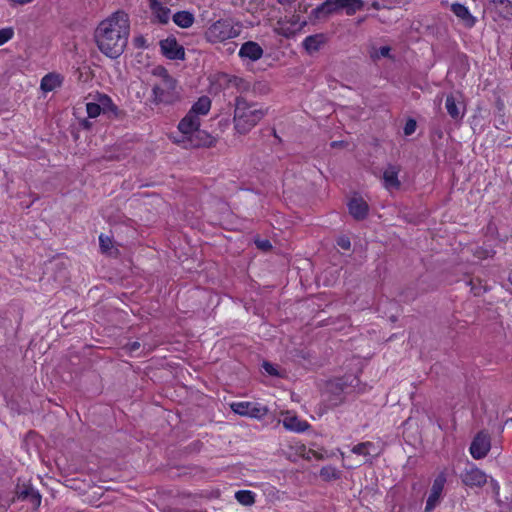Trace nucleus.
Wrapping results in <instances>:
<instances>
[{
  "instance_id": "1",
  "label": "nucleus",
  "mask_w": 512,
  "mask_h": 512,
  "mask_svg": "<svg viewBox=\"0 0 512 512\" xmlns=\"http://www.w3.org/2000/svg\"><path fill=\"white\" fill-rule=\"evenodd\" d=\"M130 34L129 16L117 11L100 22L95 30V41L99 50L110 58H117L128 43Z\"/></svg>"
},
{
  "instance_id": "2",
  "label": "nucleus",
  "mask_w": 512,
  "mask_h": 512,
  "mask_svg": "<svg viewBox=\"0 0 512 512\" xmlns=\"http://www.w3.org/2000/svg\"><path fill=\"white\" fill-rule=\"evenodd\" d=\"M266 112L256 103L243 97L235 99L234 128L240 134L248 133L265 116Z\"/></svg>"
},
{
  "instance_id": "3",
  "label": "nucleus",
  "mask_w": 512,
  "mask_h": 512,
  "mask_svg": "<svg viewBox=\"0 0 512 512\" xmlns=\"http://www.w3.org/2000/svg\"><path fill=\"white\" fill-rule=\"evenodd\" d=\"M353 382H358L357 378L353 376H344L328 381L322 394L325 407L333 409L343 404L346 396L353 391Z\"/></svg>"
},
{
  "instance_id": "4",
  "label": "nucleus",
  "mask_w": 512,
  "mask_h": 512,
  "mask_svg": "<svg viewBox=\"0 0 512 512\" xmlns=\"http://www.w3.org/2000/svg\"><path fill=\"white\" fill-rule=\"evenodd\" d=\"M363 6V0H326L311 11L310 19H326L341 11H344L348 16H352Z\"/></svg>"
},
{
  "instance_id": "5",
  "label": "nucleus",
  "mask_w": 512,
  "mask_h": 512,
  "mask_svg": "<svg viewBox=\"0 0 512 512\" xmlns=\"http://www.w3.org/2000/svg\"><path fill=\"white\" fill-rule=\"evenodd\" d=\"M180 100L177 81L171 76L155 85L152 89V102L156 105H171Z\"/></svg>"
},
{
  "instance_id": "6",
  "label": "nucleus",
  "mask_w": 512,
  "mask_h": 512,
  "mask_svg": "<svg viewBox=\"0 0 512 512\" xmlns=\"http://www.w3.org/2000/svg\"><path fill=\"white\" fill-rule=\"evenodd\" d=\"M240 30L233 27L226 19H220L211 24L204 33L205 39L210 43H220L239 35Z\"/></svg>"
},
{
  "instance_id": "7",
  "label": "nucleus",
  "mask_w": 512,
  "mask_h": 512,
  "mask_svg": "<svg viewBox=\"0 0 512 512\" xmlns=\"http://www.w3.org/2000/svg\"><path fill=\"white\" fill-rule=\"evenodd\" d=\"M231 409L236 414L256 419L265 417L269 412L267 407L253 402H234L231 404Z\"/></svg>"
},
{
  "instance_id": "8",
  "label": "nucleus",
  "mask_w": 512,
  "mask_h": 512,
  "mask_svg": "<svg viewBox=\"0 0 512 512\" xmlns=\"http://www.w3.org/2000/svg\"><path fill=\"white\" fill-rule=\"evenodd\" d=\"M15 495L18 500L27 501L34 508H38L41 504V495L29 482L18 481L15 487Z\"/></svg>"
},
{
  "instance_id": "9",
  "label": "nucleus",
  "mask_w": 512,
  "mask_h": 512,
  "mask_svg": "<svg viewBox=\"0 0 512 512\" xmlns=\"http://www.w3.org/2000/svg\"><path fill=\"white\" fill-rule=\"evenodd\" d=\"M460 478L462 483L470 488H480L483 487L486 483H488V477L485 474V472L477 468L476 466L466 468L461 473Z\"/></svg>"
},
{
  "instance_id": "10",
  "label": "nucleus",
  "mask_w": 512,
  "mask_h": 512,
  "mask_svg": "<svg viewBox=\"0 0 512 512\" xmlns=\"http://www.w3.org/2000/svg\"><path fill=\"white\" fill-rule=\"evenodd\" d=\"M446 483V475L440 473L434 479L425 505V512H432L440 503L441 495Z\"/></svg>"
},
{
  "instance_id": "11",
  "label": "nucleus",
  "mask_w": 512,
  "mask_h": 512,
  "mask_svg": "<svg viewBox=\"0 0 512 512\" xmlns=\"http://www.w3.org/2000/svg\"><path fill=\"white\" fill-rule=\"evenodd\" d=\"M491 443L490 437L484 431H480L474 437L471 445H470V454L474 459H482L484 458L488 452L490 451Z\"/></svg>"
},
{
  "instance_id": "12",
  "label": "nucleus",
  "mask_w": 512,
  "mask_h": 512,
  "mask_svg": "<svg viewBox=\"0 0 512 512\" xmlns=\"http://www.w3.org/2000/svg\"><path fill=\"white\" fill-rule=\"evenodd\" d=\"M162 54L170 60H184L185 50L175 37H168L159 43Z\"/></svg>"
},
{
  "instance_id": "13",
  "label": "nucleus",
  "mask_w": 512,
  "mask_h": 512,
  "mask_svg": "<svg viewBox=\"0 0 512 512\" xmlns=\"http://www.w3.org/2000/svg\"><path fill=\"white\" fill-rule=\"evenodd\" d=\"M185 148L211 147L215 143V138L205 130L198 128L191 136H187L186 140H182Z\"/></svg>"
},
{
  "instance_id": "14",
  "label": "nucleus",
  "mask_w": 512,
  "mask_h": 512,
  "mask_svg": "<svg viewBox=\"0 0 512 512\" xmlns=\"http://www.w3.org/2000/svg\"><path fill=\"white\" fill-rule=\"evenodd\" d=\"M93 100L99 103V105L101 106V111L104 114H110L117 119H120L125 115V113L122 110H120L113 103L112 99L106 94L96 93L93 96Z\"/></svg>"
},
{
  "instance_id": "15",
  "label": "nucleus",
  "mask_w": 512,
  "mask_h": 512,
  "mask_svg": "<svg viewBox=\"0 0 512 512\" xmlns=\"http://www.w3.org/2000/svg\"><path fill=\"white\" fill-rule=\"evenodd\" d=\"M445 108L448 115L455 121H461L465 115V106L453 94L447 95Z\"/></svg>"
},
{
  "instance_id": "16",
  "label": "nucleus",
  "mask_w": 512,
  "mask_h": 512,
  "mask_svg": "<svg viewBox=\"0 0 512 512\" xmlns=\"http://www.w3.org/2000/svg\"><path fill=\"white\" fill-rule=\"evenodd\" d=\"M200 127V118L188 112L179 122L178 129L183 134V140L191 136Z\"/></svg>"
},
{
  "instance_id": "17",
  "label": "nucleus",
  "mask_w": 512,
  "mask_h": 512,
  "mask_svg": "<svg viewBox=\"0 0 512 512\" xmlns=\"http://www.w3.org/2000/svg\"><path fill=\"white\" fill-rule=\"evenodd\" d=\"M238 54L241 58L257 61L262 57L263 49L257 42L247 41L242 44Z\"/></svg>"
},
{
  "instance_id": "18",
  "label": "nucleus",
  "mask_w": 512,
  "mask_h": 512,
  "mask_svg": "<svg viewBox=\"0 0 512 512\" xmlns=\"http://www.w3.org/2000/svg\"><path fill=\"white\" fill-rule=\"evenodd\" d=\"M349 213L356 220H363L368 215L369 206L362 198H352L348 203Z\"/></svg>"
},
{
  "instance_id": "19",
  "label": "nucleus",
  "mask_w": 512,
  "mask_h": 512,
  "mask_svg": "<svg viewBox=\"0 0 512 512\" xmlns=\"http://www.w3.org/2000/svg\"><path fill=\"white\" fill-rule=\"evenodd\" d=\"M400 169L397 166L389 165L383 173L384 187L388 190L399 189L401 183L398 179Z\"/></svg>"
},
{
  "instance_id": "20",
  "label": "nucleus",
  "mask_w": 512,
  "mask_h": 512,
  "mask_svg": "<svg viewBox=\"0 0 512 512\" xmlns=\"http://www.w3.org/2000/svg\"><path fill=\"white\" fill-rule=\"evenodd\" d=\"M152 16L160 24H167L170 19V9L163 5L161 1H154L149 4Z\"/></svg>"
},
{
  "instance_id": "21",
  "label": "nucleus",
  "mask_w": 512,
  "mask_h": 512,
  "mask_svg": "<svg viewBox=\"0 0 512 512\" xmlns=\"http://www.w3.org/2000/svg\"><path fill=\"white\" fill-rule=\"evenodd\" d=\"M324 43H325L324 34H314V35L307 36L303 40L302 45L309 54H312V53L319 51Z\"/></svg>"
},
{
  "instance_id": "22",
  "label": "nucleus",
  "mask_w": 512,
  "mask_h": 512,
  "mask_svg": "<svg viewBox=\"0 0 512 512\" xmlns=\"http://www.w3.org/2000/svg\"><path fill=\"white\" fill-rule=\"evenodd\" d=\"M451 11L462 21L466 23L467 26H474L476 20L469 12L468 8L460 3H453L451 5Z\"/></svg>"
},
{
  "instance_id": "23",
  "label": "nucleus",
  "mask_w": 512,
  "mask_h": 512,
  "mask_svg": "<svg viewBox=\"0 0 512 512\" xmlns=\"http://www.w3.org/2000/svg\"><path fill=\"white\" fill-rule=\"evenodd\" d=\"M211 108V100L207 96L200 97L191 107L189 112L196 117L206 115Z\"/></svg>"
},
{
  "instance_id": "24",
  "label": "nucleus",
  "mask_w": 512,
  "mask_h": 512,
  "mask_svg": "<svg viewBox=\"0 0 512 512\" xmlns=\"http://www.w3.org/2000/svg\"><path fill=\"white\" fill-rule=\"evenodd\" d=\"M172 19L181 28H189L195 21L194 15L189 11H179L173 15Z\"/></svg>"
},
{
  "instance_id": "25",
  "label": "nucleus",
  "mask_w": 512,
  "mask_h": 512,
  "mask_svg": "<svg viewBox=\"0 0 512 512\" xmlns=\"http://www.w3.org/2000/svg\"><path fill=\"white\" fill-rule=\"evenodd\" d=\"M283 425L286 429L294 432H303L309 427L306 421H301L296 416H286L283 419Z\"/></svg>"
},
{
  "instance_id": "26",
  "label": "nucleus",
  "mask_w": 512,
  "mask_h": 512,
  "mask_svg": "<svg viewBox=\"0 0 512 512\" xmlns=\"http://www.w3.org/2000/svg\"><path fill=\"white\" fill-rule=\"evenodd\" d=\"M61 85L58 75L47 74L41 80V89L44 92L53 91L56 87Z\"/></svg>"
},
{
  "instance_id": "27",
  "label": "nucleus",
  "mask_w": 512,
  "mask_h": 512,
  "mask_svg": "<svg viewBox=\"0 0 512 512\" xmlns=\"http://www.w3.org/2000/svg\"><path fill=\"white\" fill-rule=\"evenodd\" d=\"M496 7H500V15L505 19L512 18V2L510 0H488Z\"/></svg>"
},
{
  "instance_id": "28",
  "label": "nucleus",
  "mask_w": 512,
  "mask_h": 512,
  "mask_svg": "<svg viewBox=\"0 0 512 512\" xmlns=\"http://www.w3.org/2000/svg\"><path fill=\"white\" fill-rule=\"evenodd\" d=\"M319 475L324 481L329 482L340 479L341 471L334 466L328 465L321 468Z\"/></svg>"
},
{
  "instance_id": "29",
  "label": "nucleus",
  "mask_w": 512,
  "mask_h": 512,
  "mask_svg": "<svg viewBox=\"0 0 512 512\" xmlns=\"http://www.w3.org/2000/svg\"><path fill=\"white\" fill-rule=\"evenodd\" d=\"M235 499L244 506H251L255 503V493L250 490H239L235 493Z\"/></svg>"
},
{
  "instance_id": "30",
  "label": "nucleus",
  "mask_w": 512,
  "mask_h": 512,
  "mask_svg": "<svg viewBox=\"0 0 512 512\" xmlns=\"http://www.w3.org/2000/svg\"><path fill=\"white\" fill-rule=\"evenodd\" d=\"M374 448H375L374 443L367 441V442H362V443L355 445L351 449V452L354 454H357V455L370 456L371 451L374 450Z\"/></svg>"
},
{
  "instance_id": "31",
  "label": "nucleus",
  "mask_w": 512,
  "mask_h": 512,
  "mask_svg": "<svg viewBox=\"0 0 512 512\" xmlns=\"http://www.w3.org/2000/svg\"><path fill=\"white\" fill-rule=\"evenodd\" d=\"M469 285L471 286V291L475 296H480L487 291L486 285H483L480 279H471L469 281Z\"/></svg>"
},
{
  "instance_id": "32",
  "label": "nucleus",
  "mask_w": 512,
  "mask_h": 512,
  "mask_svg": "<svg viewBox=\"0 0 512 512\" xmlns=\"http://www.w3.org/2000/svg\"><path fill=\"white\" fill-rule=\"evenodd\" d=\"M86 111L90 118H96L102 113L101 106L95 100L86 104Z\"/></svg>"
},
{
  "instance_id": "33",
  "label": "nucleus",
  "mask_w": 512,
  "mask_h": 512,
  "mask_svg": "<svg viewBox=\"0 0 512 512\" xmlns=\"http://www.w3.org/2000/svg\"><path fill=\"white\" fill-rule=\"evenodd\" d=\"M13 35L14 31L12 28L0 29V46L8 42L13 37Z\"/></svg>"
},
{
  "instance_id": "34",
  "label": "nucleus",
  "mask_w": 512,
  "mask_h": 512,
  "mask_svg": "<svg viewBox=\"0 0 512 512\" xmlns=\"http://www.w3.org/2000/svg\"><path fill=\"white\" fill-rule=\"evenodd\" d=\"M99 244L102 252H108L112 247L111 239L103 234L99 236Z\"/></svg>"
},
{
  "instance_id": "35",
  "label": "nucleus",
  "mask_w": 512,
  "mask_h": 512,
  "mask_svg": "<svg viewBox=\"0 0 512 512\" xmlns=\"http://www.w3.org/2000/svg\"><path fill=\"white\" fill-rule=\"evenodd\" d=\"M416 127H417L416 121L414 119H412V118H409L406 121L405 126L403 128L404 134L406 136L412 135L415 132Z\"/></svg>"
},
{
  "instance_id": "36",
  "label": "nucleus",
  "mask_w": 512,
  "mask_h": 512,
  "mask_svg": "<svg viewBox=\"0 0 512 512\" xmlns=\"http://www.w3.org/2000/svg\"><path fill=\"white\" fill-rule=\"evenodd\" d=\"M262 367L265 370V372L268 373L270 376H275V377L280 376L279 371L272 363H270L268 361H264L262 364Z\"/></svg>"
},
{
  "instance_id": "37",
  "label": "nucleus",
  "mask_w": 512,
  "mask_h": 512,
  "mask_svg": "<svg viewBox=\"0 0 512 512\" xmlns=\"http://www.w3.org/2000/svg\"><path fill=\"white\" fill-rule=\"evenodd\" d=\"M255 244L258 249L262 251H269L272 248V244L267 239H257L255 240Z\"/></svg>"
},
{
  "instance_id": "38",
  "label": "nucleus",
  "mask_w": 512,
  "mask_h": 512,
  "mask_svg": "<svg viewBox=\"0 0 512 512\" xmlns=\"http://www.w3.org/2000/svg\"><path fill=\"white\" fill-rule=\"evenodd\" d=\"M337 245L344 250H349L351 248L350 239L346 236L340 237L337 240Z\"/></svg>"
},
{
  "instance_id": "39",
  "label": "nucleus",
  "mask_w": 512,
  "mask_h": 512,
  "mask_svg": "<svg viewBox=\"0 0 512 512\" xmlns=\"http://www.w3.org/2000/svg\"><path fill=\"white\" fill-rule=\"evenodd\" d=\"M134 45L136 48H142V49L148 47L147 41H146L145 37L142 35H139L134 38Z\"/></svg>"
},
{
  "instance_id": "40",
  "label": "nucleus",
  "mask_w": 512,
  "mask_h": 512,
  "mask_svg": "<svg viewBox=\"0 0 512 512\" xmlns=\"http://www.w3.org/2000/svg\"><path fill=\"white\" fill-rule=\"evenodd\" d=\"M287 22H289L292 26H299V27H302L303 25L306 24V21H300V16L299 15H292L290 17L289 20H287Z\"/></svg>"
},
{
  "instance_id": "41",
  "label": "nucleus",
  "mask_w": 512,
  "mask_h": 512,
  "mask_svg": "<svg viewBox=\"0 0 512 512\" xmlns=\"http://www.w3.org/2000/svg\"><path fill=\"white\" fill-rule=\"evenodd\" d=\"M125 348L128 352L134 353L140 348V343L138 341L128 343Z\"/></svg>"
},
{
  "instance_id": "42",
  "label": "nucleus",
  "mask_w": 512,
  "mask_h": 512,
  "mask_svg": "<svg viewBox=\"0 0 512 512\" xmlns=\"http://www.w3.org/2000/svg\"><path fill=\"white\" fill-rule=\"evenodd\" d=\"M154 74L159 75L162 78L161 80H165L166 76H170L164 67L156 68Z\"/></svg>"
},
{
  "instance_id": "43",
  "label": "nucleus",
  "mask_w": 512,
  "mask_h": 512,
  "mask_svg": "<svg viewBox=\"0 0 512 512\" xmlns=\"http://www.w3.org/2000/svg\"><path fill=\"white\" fill-rule=\"evenodd\" d=\"M489 485L491 486L493 492L496 495H498V493H499V484H498V482L491 478L490 481H489Z\"/></svg>"
},
{
  "instance_id": "44",
  "label": "nucleus",
  "mask_w": 512,
  "mask_h": 512,
  "mask_svg": "<svg viewBox=\"0 0 512 512\" xmlns=\"http://www.w3.org/2000/svg\"><path fill=\"white\" fill-rule=\"evenodd\" d=\"M390 47L382 46L379 48V54L383 57H388L390 55Z\"/></svg>"
},
{
  "instance_id": "45",
  "label": "nucleus",
  "mask_w": 512,
  "mask_h": 512,
  "mask_svg": "<svg viewBox=\"0 0 512 512\" xmlns=\"http://www.w3.org/2000/svg\"><path fill=\"white\" fill-rule=\"evenodd\" d=\"M80 125L85 130H89L92 127V123L87 119H83L81 121Z\"/></svg>"
},
{
  "instance_id": "46",
  "label": "nucleus",
  "mask_w": 512,
  "mask_h": 512,
  "mask_svg": "<svg viewBox=\"0 0 512 512\" xmlns=\"http://www.w3.org/2000/svg\"><path fill=\"white\" fill-rule=\"evenodd\" d=\"M10 1L15 4H18V5H24V4L32 2L33 0H10Z\"/></svg>"
},
{
  "instance_id": "47",
  "label": "nucleus",
  "mask_w": 512,
  "mask_h": 512,
  "mask_svg": "<svg viewBox=\"0 0 512 512\" xmlns=\"http://www.w3.org/2000/svg\"><path fill=\"white\" fill-rule=\"evenodd\" d=\"M296 0H278V2L282 5H291L292 3H294Z\"/></svg>"
},
{
  "instance_id": "48",
  "label": "nucleus",
  "mask_w": 512,
  "mask_h": 512,
  "mask_svg": "<svg viewBox=\"0 0 512 512\" xmlns=\"http://www.w3.org/2000/svg\"><path fill=\"white\" fill-rule=\"evenodd\" d=\"M372 7H373L374 9H377V10H378V9H380V5H379V3H378L377 1H374V2L372 3Z\"/></svg>"
},
{
  "instance_id": "49",
  "label": "nucleus",
  "mask_w": 512,
  "mask_h": 512,
  "mask_svg": "<svg viewBox=\"0 0 512 512\" xmlns=\"http://www.w3.org/2000/svg\"><path fill=\"white\" fill-rule=\"evenodd\" d=\"M509 282L511 283L512 285V274L509 276Z\"/></svg>"
},
{
  "instance_id": "50",
  "label": "nucleus",
  "mask_w": 512,
  "mask_h": 512,
  "mask_svg": "<svg viewBox=\"0 0 512 512\" xmlns=\"http://www.w3.org/2000/svg\"><path fill=\"white\" fill-rule=\"evenodd\" d=\"M332 146H333V147H334V146H338V143H337V142H333V143H332Z\"/></svg>"
}]
</instances>
